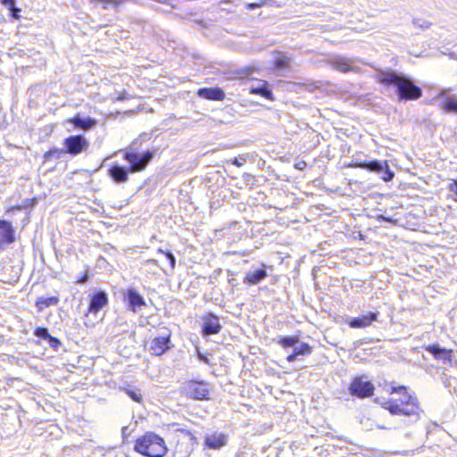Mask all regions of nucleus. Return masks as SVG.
<instances>
[{
	"instance_id": "41",
	"label": "nucleus",
	"mask_w": 457,
	"mask_h": 457,
	"mask_svg": "<svg viewBox=\"0 0 457 457\" xmlns=\"http://www.w3.org/2000/svg\"><path fill=\"white\" fill-rule=\"evenodd\" d=\"M256 6H257V5H256L255 4H248V9L253 10V9H254Z\"/></svg>"
},
{
	"instance_id": "21",
	"label": "nucleus",
	"mask_w": 457,
	"mask_h": 457,
	"mask_svg": "<svg viewBox=\"0 0 457 457\" xmlns=\"http://www.w3.org/2000/svg\"><path fill=\"white\" fill-rule=\"evenodd\" d=\"M129 169L128 170L120 165H113L109 169V175L116 183H124L129 179Z\"/></svg>"
},
{
	"instance_id": "18",
	"label": "nucleus",
	"mask_w": 457,
	"mask_h": 457,
	"mask_svg": "<svg viewBox=\"0 0 457 457\" xmlns=\"http://www.w3.org/2000/svg\"><path fill=\"white\" fill-rule=\"evenodd\" d=\"M444 99L442 109L448 112H457V96H449L447 90H442L436 99Z\"/></svg>"
},
{
	"instance_id": "5",
	"label": "nucleus",
	"mask_w": 457,
	"mask_h": 457,
	"mask_svg": "<svg viewBox=\"0 0 457 457\" xmlns=\"http://www.w3.org/2000/svg\"><path fill=\"white\" fill-rule=\"evenodd\" d=\"M124 158L130 163L129 171L136 172L144 170L153 158V153L146 151L143 154L126 152Z\"/></svg>"
},
{
	"instance_id": "12",
	"label": "nucleus",
	"mask_w": 457,
	"mask_h": 457,
	"mask_svg": "<svg viewBox=\"0 0 457 457\" xmlns=\"http://www.w3.org/2000/svg\"><path fill=\"white\" fill-rule=\"evenodd\" d=\"M203 335L204 336H211L218 334L221 329V325L220 323L218 316L208 313L203 318Z\"/></svg>"
},
{
	"instance_id": "27",
	"label": "nucleus",
	"mask_w": 457,
	"mask_h": 457,
	"mask_svg": "<svg viewBox=\"0 0 457 457\" xmlns=\"http://www.w3.org/2000/svg\"><path fill=\"white\" fill-rule=\"evenodd\" d=\"M63 153H64V151L59 150L57 148L51 149L44 154V160H45V162H47L53 158L59 159V158H61V156Z\"/></svg>"
},
{
	"instance_id": "9",
	"label": "nucleus",
	"mask_w": 457,
	"mask_h": 457,
	"mask_svg": "<svg viewBox=\"0 0 457 457\" xmlns=\"http://www.w3.org/2000/svg\"><path fill=\"white\" fill-rule=\"evenodd\" d=\"M349 391L352 395L365 398L373 394L374 386L370 381H365L361 378H355L349 386Z\"/></svg>"
},
{
	"instance_id": "35",
	"label": "nucleus",
	"mask_w": 457,
	"mask_h": 457,
	"mask_svg": "<svg viewBox=\"0 0 457 457\" xmlns=\"http://www.w3.org/2000/svg\"><path fill=\"white\" fill-rule=\"evenodd\" d=\"M11 12H12V16L14 18V19H19L20 15H19V12H21V9L17 8L15 5H14V8L13 9H10Z\"/></svg>"
},
{
	"instance_id": "24",
	"label": "nucleus",
	"mask_w": 457,
	"mask_h": 457,
	"mask_svg": "<svg viewBox=\"0 0 457 457\" xmlns=\"http://www.w3.org/2000/svg\"><path fill=\"white\" fill-rule=\"evenodd\" d=\"M251 93L260 95L270 100L273 99V94L271 90L268 87L267 82H262L261 85L257 87H252Z\"/></svg>"
},
{
	"instance_id": "34",
	"label": "nucleus",
	"mask_w": 457,
	"mask_h": 457,
	"mask_svg": "<svg viewBox=\"0 0 457 457\" xmlns=\"http://www.w3.org/2000/svg\"><path fill=\"white\" fill-rule=\"evenodd\" d=\"M1 4L10 9H13L15 5V0H0Z\"/></svg>"
},
{
	"instance_id": "7",
	"label": "nucleus",
	"mask_w": 457,
	"mask_h": 457,
	"mask_svg": "<svg viewBox=\"0 0 457 457\" xmlns=\"http://www.w3.org/2000/svg\"><path fill=\"white\" fill-rule=\"evenodd\" d=\"M183 388L188 396L196 400L207 399L209 395V386L204 381H188Z\"/></svg>"
},
{
	"instance_id": "25",
	"label": "nucleus",
	"mask_w": 457,
	"mask_h": 457,
	"mask_svg": "<svg viewBox=\"0 0 457 457\" xmlns=\"http://www.w3.org/2000/svg\"><path fill=\"white\" fill-rule=\"evenodd\" d=\"M279 56L275 60V67L278 69H284L289 66L291 57L286 54L278 53Z\"/></svg>"
},
{
	"instance_id": "20",
	"label": "nucleus",
	"mask_w": 457,
	"mask_h": 457,
	"mask_svg": "<svg viewBox=\"0 0 457 457\" xmlns=\"http://www.w3.org/2000/svg\"><path fill=\"white\" fill-rule=\"evenodd\" d=\"M204 444L211 449H220L227 444V436L222 433L207 435L204 438Z\"/></svg>"
},
{
	"instance_id": "32",
	"label": "nucleus",
	"mask_w": 457,
	"mask_h": 457,
	"mask_svg": "<svg viewBox=\"0 0 457 457\" xmlns=\"http://www.w3.org/2000/svg\"><path fill=\"white\" fill-rule=\"evenodd\" d=\"M246 162V160L245 158L244 157H235L233 160H232V164L237 166V167H241L243 165H245V163Z\"/></svg>"
},
{
	"instance_id": "23",
	"label": "nucleus",
	"mask_w": 457,
	"mask_h": 457,
	"mask_svg": "<svg viewBox=\"0 0 457 457\" xmlns=\"http://www.w3.org/2000/svg\"><path fill=\"white\" fill-rule=\"evenodd\" d=\"M268 276L267 272L263 269H260L253 271H249L245 278V282L252 285H256L263 280Z\"/></svg>"
},
{
	"instance_id": "11",
	"label": "nucleus",
	"mask_w": 457,
	"mask_h": 457,
	"mask_svg": "<svg viewBox=\"0 0 457 457\" xmlns=\"http://www.w3.org/2000/svg\"><path fill=\"white\" fill-rule=\"evenodd\" d=\"M128 309L133 312H139L145 305L143 296L133 287L129 288L125 295Z\"/></svg>"
},
{
	"instance_id": "2",
	"label": "nucleus",
	"mask_w": 457,
	"mask_h": 457,
	"mask_svg": "<svg viewBox=\"0 0 457 457\" xmlns=\"http://www.w3.org/2000/svg\"><path fill=\"white\" fill-rule=\"evenodd\" d=\"M397 393L401 395L399 399H390L382 403V406L391 414H403L411 418L412 422L420 420L421 409L416 396L410 395L405 386H392L391 394Z\"/></svg>"
},
{
	"instance_id": "31",
	"label": "nucleus",
	"mask_w": 457,
	"mask_h": 457,
	"mask_svg": "<svg viewBox=\"0 0 457 457\" xmlns=\"http://www.w3.org/2000/svg\"><path fill=\"white\" fill-rule=\"evenodd\" d=\"M159 252L165 254L166 258L169 260L170 268L174 269L176 264L175 256L170 252H163L162 249H159Z\"/></svg>"
},
{
	"instance_id": "8",
	"label": "nucleus",
	"mask_w": 457,
	"mask_h": 457,
	"mask_svg": "<svg viewBox=\"0 0 457 457\" xmlns=\"http://www.w3.org/2000/svg\"><path fill=\"white\" fill-rule=\"evenodd\" d=\"M63 145L65 146L64 153L72 155H78L88 147L87 140L81 135L68 137L65 138Z\"/></svg>"
},
{
	"instance_id": "42",
	"label": "nucleus",
	"mask_w": 457,
	"mask_h": 457,
	"mask_svg": "<svg viewBox=\"0 0 457 457\" xmlns=\"http://www.w3.org/2000/svg\"><path fill=\"white\" fill-rule=\"evenodd\" d=\"M313 88H314V86H313L312 84H310V85L308 86V89H309L310 91H312V90H313Z\"/></svg>"
},
{
	"instance_id": "13",
	"label": "nucleus",
	"mask_w": 457,
	"mask_h": 457,
	"mask_svg": "<svg viewBox=\"0 0 457 457\" xmlns=\"http://www.w3.org/2000/svg\"><path fill=\"white\" fill-rule=\"evenodd\" d=\"M329 62L335 69L341 72L358 71V68L354 64L353 59L343 56H336L332 58Z\"/></svg>"
},
{
	"instance_id": "10",
	"label": "nucleus",
	"mask_w": 457,
	"mask_h": 457,
	"mask_svg": "<svg viewBox=\"0 0 457 457\" xmlns=\"http://www.w3.org/2000/svg\"><path fill=\"white\" fill-rule=\"evenodd\" d=\"M170 335L169 333L154 337L150 342L149 352L153 355L156 356L163 354L168 349H170Z\"/></svg>"
},
{
	"instance_id": "14",
	"label": "nucleus",
	"mask_w": 457,
	"mask_h": 457,
	"mask_svg": "<svg viewBox=\"0 0 457 457\" xmlns=\"http://www.w3.org/2000/svg\"><path fill=\"white\" fill-rule=\"evenodd\" d=\"M378 312H368L361 316L352 318L348 321V325L353 328H364L371 325L373 321L378 320Z\"/></svg>"
},
{
	"instance_id": "39",
	"label": "nucleus",
	"mask_w": 457,
	"mask_h": 457,
	"mask_svg": "<svg viewBox=\"0 0 457 457\" xmlns=\"http://www.w3.org/2000/svg\"><path fill=\"white\" fill-rule=\"evenodd\" d=\"M198 356L201 361L207 362V359L202 353H199Z\"/></svg>"
},
{
	"instance_id": "36",
	"label": "nucleus",
	"mask_w": 457,
	"mask_h": 457,
	"mask_svg": "<svg viewBox=\"0 0 457 457\" xmlns=\"http://www.w3.org/2000/svg\"><path fill=\"white\" fill-rule=\"evenodd\" d=\"M126 99H129V96L123 93V94H120L117 97H116V100L117 101H123V100H126Z\"/></svg>"
},
{
	"instance_id": "26",
	"label": "nucleus",
	"mask_w": 457,
	"mask_h": 457,
	"mask_svg": "<svg viewBox=\"0 0 457 457\" xmlns=\"http://www.w3.org/2000/svg\"><path fill=\"white\" fill-rule=\"evenodd\" d=\"M59 303V298L56 296L42 297L37 301V305L41 309L42 306L48 307L56 305Z\"/></svg>"
},
{
	"instance_id": "28",
	"label": "nucleus",
	"mask_w": 457,
	"mask_h": 457,
	"mask_svg": "<svg viewBox=\"0 0 457 457\" xmlns=\"http://www.w3.org/2000/svg\"><path fill=\"white\" fill-rule=\"evenodd\" d=\"M126 393L135 402H137V403L142 402V395L139 390L127 389Z\"/></svg>"
},
{
	"instance_id": "1",
	"label": "nucleus",
	"mask_w": 457,
	"mask_h": 457,
	"mask_svg": "<svg viewBox=\"0 0 457 457\" xmlns=\"http://www.w3.org/2000/svg\"><path fill=\"white\" fill-rule=\"evenodd\" d=\"M377 80L386 86H394L400 100H417L422 96V90L411 79L395 71H381Z\"/></svg>"
},
{
	"instance_id": "6",
	"label": "nucleus",
	"mask_w": 457,
	"mask_h": 457,
	"mask_svg": "<svg viewBox=\"0 0 457 457\" xmlns=\"http://www.w3.org/2000/svg\"><path fill=\"white\" fill-rule=\"evenodd\" d=\"M353 167L361 168L374 172H383L382 179L386 182L391 181L395 176L394 172L389 169L387 162L371 161L358 162Z\"/></svg>"
},
{
	"instance_id": "15",
	"label": "nucleus",
	"mask_w": 457,
	"mask_h": 457,
	"mask_svg": "<svg viewBox=\"0 0 457 457\" xmlns=\"http://www.w3.org/2000/svg\"><path fill=\"white\" fill-rule=\"evenodd\" d=\"M197 96L207 100L222 101L225 98L223 90L220 87H203L198 89Z\"/></svg>"
},
{
	"instance_id": "22",
	"label": "nucleus",
	"mask_w": 457,
	"mask_h": 457,
	"mask_svg": "<svg viewBox=\"0 0 457 457\" xmlns=\"http://www.w3.org/2000/svg\"><path fill=\"white\" fill-rule=\"evenodd\" d=\"M0 237L4 242L11 244L14 241V229L10 222L0 220Z\"/></svg>"
},
{
	"instance_id": "19",
	"label": "nucleus",
	"mask_w": 457,
	"mask_h": 457,
	"mask_svg": "<svg viewBox=\"0 0 457 457\" xmlns=\"http://www.w3.org/2000/svg\"><path fill=\"white\" fill-rule=\"evenodd\" d=\"M426 349L437 360L452 361L453 350L440 347L438 345H428Z\"/></svg>"
},
{
	"instance_id": "40",
	"label": "nucleus",
	"mask_w": 457,
	"mask_h": 457,
	"mask_svg": "<svg viewBox=\"0 0 457 457\" xmlns=\"http://www.w3.org/2000/svg\"><path fill=\"white\" fill-rule=\"evenodd\" d=\"M450 57H451L452 59H455V60H457V53H451V54H450Z\"/></svg>"
},
{
	"instance_id": "38",
	"label": "nucleus",
	"mask_w": 457,
	"mask_h": 457,
	"mask_svg": "<svg viewBox=\"0 0 457 457\" xmlns=\"http://www.w3.org/2000/svg\"><path fill=\"white\" fill-rule=\"evenodd\" d=\"M145 265H156V261L154 259H150L145 262Z\"/></svg>"
},
{
	"instance_id": "4",
	"label": "nucleus",
	"mask_w": 457,
	"mask_h": 457,
	"mask_svg": "<svg viewBox=\"0 0 457 457\" xmlns=\"http://www.w3.org/2000/svg\"><path fill=\"white\" fill-rule=\"evenodd\" d=\"M278 343L285 349L293 348L292 353L287 357L288 362L296 361L300 356L312 353V346L307 343L301 342L297 336L279 337Z\"/></svg>"
},
{
	"instance_id": "33",
	"label": "nucleus",
	"mask_w": 457,
	"mask_h": 457,
	"mask_svg": "<svg viewBox=\"0 0 457 457\" xmlns=\"http://www.w3.org/2000/svg\"><path fill=\"white\" fill-rule=\"evenodd\" d=\"M48 342L51 347L56 349L60 345L61 342L56 337H54L50 335V337H48Z\"/></svg>"
},
{
	"instance_id": "29",
	"label": "nucleus",
	"mask_w": 457,
	"mask_h": 457,
	"mask_svg": "<svg viewBox=\"0 0 457 457\" xmlns=\"http://www.w3.org/2000/svg\"><path fill=\"white\" fill-rule=\"evenodd\" d=\"M412 23L415 27L417 28H420L422 29H428L431 25L430 22L425 21V20H420V19H414L412 21Z\"/></svg>"
},
{
	"instance_id": "17",
	"label": "nucleus",
	"mask_w": 457,
	"mask_h": 457,
	"mask_svg": "<svg viewBox=\"0 0 457 457\" xmlns=\"http://www.w3.org/2000/svg\"><path fill=\"white\" fill-rule=\"evenodd\" d=\"M70 123H71L74 128L82 129V130H89L96 125V120L90 117H81L79 114H77L73 118L68 120Z\"/></svg>"
},
{
	"instance_id": "37",
	"label": "nucleus",
	"mask_w": 457,
	"mask_h": 457,
	"mask_svg": "<svg viewBox=\"0 0 457 457\" xmlns=\"http://www.w3.org/2000/svg\"><path fill=\"white\" fill-rule=\"evenodd\" d=\"M87 279H88V276L87 274H85L81 278L77 280V283L83 284V283H86L87 281Z\"/></svg>"
},
{
	"instance_id": "3",
	"label": "nucleus",
	"mask_w": 457,
	"mask_h": 457,
	"mask_svg": "<svg viewBox=\"0 0 457 457\" xmlns=\"http://www.w3.org/2000/svg\"><path fill=\"white\" fill-rule=\"evenodd\" d=\"M134 449L147 457H163L167 453L164 440L153 432L137 438Z\"/></svg>"
},
{
	"instance_id": "16",
	"label": "nucleus",
	"mask_w": 457,
	"mask_h": 457,
	"mask_svg": "<svg viewBox=\"0 0 457 457\" xmlns=\"http://www.w3.org/2000/svg\"><path fill=\"white\" fill-rule=\"evenodd\" d=\"M108 297L106 293L104 291H99L96 293L90 301L88 312L96 313L98 312L104 306L107 305Z\"/></svg>"
},
{
	"instance_id": "30",
	"label": "nucleus",
	"mask_w": 457,
	"mask_h": 457,
	"mask_svg": "<svg viewBox=\"0 0 457 457\" xmlns=\"http://www.w3.org/2000/svg\"><path fill=\"white\" fill-rule=\"evenodd\" d=\"M35 335L37 337L43 338V339H48L50 337V334L48 332V329L46 328H37L35 330Z\"/></svg>"
}]
</instances>
